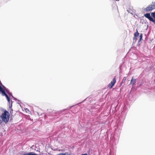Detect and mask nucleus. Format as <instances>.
<instances>
[{
  "label": "nucleus",
  "mask_w": 155,
  "mask_h": 155,
  "mask_svg": "<svg viewBox=\"0 0 155 155\" xmlns=\"http://www.w3.org/2000/svg\"><path fill=\"white\" fill-rule=\"evenodd\" d=\"M142 38H140L139 39V41H138L139 42H140V41H141V40H142Z\"/></svg>",
  "instance_id": "nucleus-15"
},
{
  "label": "nucleus",
  "mask_w": 155,
  "mask_h": 155,
  "mask_svg": "<svg viewBox=\"0 0 155 155\" xmlns=\"http://www.w3.org/2000/svg\"><path fill=\"white\" fill-rule=\"evenodd\" d=\"M153 18H154V19H155V16Z\"/></svg>",
  "instance_id": "nucleus-20"
},
{
  "label": "nucleus",
  "mask_w": 155,
  "mask_h": 155,
  "mask_svg": "<svg viewBox=\"0 0 155 155\" xmlns=\"http://www.w3.org/2000/svg\"><path fill=\"white\" fill-rule=\"evenodd\" d=\"M6 92L10 95H12V94L7 89H6Z\"/></svg>",
  "instance_id": "nucleus-10"
},
{
  "label": "nucleus",
  "mask_w": 155,
  "mask_h": 155,
  "mask_svg": "<svg viewBox=\"0 0 155 155\" xmlns=\"http://www.w3.org/2000/svg\"><path fill=\"white\" fill-rule=\"evenodd\" d=\"M0 87H2V86L0 84Z\"/></svg>",
  "instance_id": "nucleus-17"
},
{
  "label": "nucleus",
  "mask_w": 155,
  "mask_h": 155,
  "mask_svg": "<svg viewBox=\"0 0 155 155\" xmlns=\"http://www.w3.org/2000/svg\"><path fill=\"white\" fill-rule=\"evenodd\" d=\"M23 155H38L36 153H33L32 152L24 153Z\"/></svg>",
  "instance_id": "nucleus-6"
},
{
  "label": "nucleus",
  "mask_w": 155,
  "mask_h": 155,
  "mask_svg": "<svg viewBox=\"0 0 155 155\" xmlns=\"http://www.w3.org/2000/svg\"><path fill=\"white\" fill-rule=\"evenodd\" d=\"M150 21H152L154 24H155V21L153 18H152Z\"/></svg>",
  "instance_id": "nucleus-13"
},
{
  "label": "nucleus",
  "mask_w": 155,
  "mask_h": 155,
  "mask_svg": "<svg viewBox=\"0 0 155 155\" xmlns=\"http://www.w3.org/2000/svg\"><path fill=\"white\" fill-rule=\"evenodd\" d=\"M151 15L153 17H154L155 16V12L151 13Z\"/></svg>",
  "instance_id": "nucleus-12"
},
{
  "label": "nucleus",
  "mask_w": 155,
  "mask_h": 155,
  "mask_svg": "<svg viewBox=\"0 0 155 155\" xmlns=\"http://www.w3.org/2000/svg\"><path fill=\"white\" fill-rule=\"evenodd\" d=\"M143 37V35L142 34H141L140 36V38H142Z\"/></svg>",
  "instance_id": "nucleus-14"
},
{
  "label": "nucleus",
  "mask_w": 155,
  "mask_h": 155,
  "mask_svg": "<svg viewBox=\"0 0 155 155\" xmlns=\"http://www.w3.org/2000/svg\"><path fill=\"white\" fill-rule=\"evenodd\" d=\"M139 33L138 32L137 30L136 32L134 33V37L133 39L134 40H135V41H136L137 39V37L138 36Z\"/></svg>",
  "instance_id": "nucleus-4"
},
{
  "label": "nucleus",
  "mask_w": 155,
  "mask_h": 155,
  "mask_svg": "<svg viewBox=\"0 0 155 155\" xmlns=\"http://www.w3.org/2000/svg\"><path fill=\"white\" fill-rule=\"evenodd\" d=\"M3 88H0V94L1 93L2 95L5 92V91Z\"/></svg>",
  "instance_id": "nucleus-8"
},
{
  "label": "nucleus",
  "mask_w": 155,
  "mask_h": 155,
  "mask_svg": "<svg viewBox=\"0 0 155 155\" xmlns=\"http://www.w3.org/2000/svg\"><path fill=\"white\" fill-rule=\"evenodd\" d=\"M10 115L9 112L5 110L0 115V124L3 122L7 124L9 121Z\"/></svg>",
  "instance_id": "nucleus-1"
},
{
  "label": "nucleus",
  "mask_w": 155,
  "mask_h": 155,
  "mask_svg": "<svg viewBox=\"0 0 155 155\" xmlns=\"http://www.w3.org/2000/svg\"><path fill=\"white\" fill-rule=\"evenodd\" d=\"M126 77H124L123 79V80H122V83H124V82L126 80Z\"/></svg>",
  "instance_id": "nucleus-11"
},
{
  "label": "nucleus",
  "mask_w": 155,
  "mask_h": 155,
  "mask_svg": "<svg viewBox=\"0 0 155 155\" xmlns=\"http://www.w3.org/2000/svg\"><path fill=\"white\" fill-rule=\"evenodd\" d=\"M145 80L144 79H142L141 80H140L139 83H138V84L139 85H142L145 82Z\"/></svg>",
  "instance_id": "nucleus-9"
},
{
  "label": "nucleus",
  "mask_w": 155,
  "mask_h": 155,
  "mask_svg": "<svg viewBox=\"0 0 155 155\" xmlns=\"http://www.w3.org/2000/svg\"><path fill=\"white\" fill-rule=\"evenodd\" d=\"M116 82V78L115 77L113 79L112 81L108 84V87H112L114 84Z\"/></svg>",
  "instance_id": "nucleus-2"
},
{
  "label": "nucleus",
  "mask_w": 155,
  "mask_h": 155,
  "mask_svg": "<svg viewBox=\"0 0 155 155\" xmlns=\"http://www.w3.org/2000/svg\"><path fill=\"white\" fill-rule=\"evenodd\" d=\"M3 96H5L8 101L10 103V98L8 97V95H7V94L5 92V93L3 94Z\"/></svg>",
  "instance_id": "nucleus-7"
},
{
  "label": "nucleus",
  "mask_w": 155,
  "mask_h": 155,
  "mask_svg": "<svg viewBox=\"0 0 155 155\" xmlns=\"http://www.w3.org/2000/svg\"><path fill=\"white\" fill-rule=\"evenodd\" d=\"M144 16L145 17L148 19L150 20L152 18L151 16H150V13H147L145 14H144Z\"/></svg>",
  "instance_id": "nucleus-5"
},
{
  "label": "nucleus",
  "mask_w": 155,
  "mask_h": 155,
  "mask_svg": "<svg viewBox=\"0 0 155 155\" xmlns=\"http://www.w3.org/2000/svg\"><path fill=\"white\" fill-rule=\"evenodd\" d=\"M81 155H87V153H84V154H81Z\"/></svg>",
  "instance_id": "nucleus-16"
},
{
  "label": "nucleus",
  "mask_w": 155,
  "mask_h": 155,
  "mask_svg": "<svg viewBox=\"0 0 155 155\" xmlns=\"http://www.w3.org/2000/svg\"><path fill=\"white\" fill-rule=\"evenodd\" d=\"M0 87H2V86L0 84Z\"/></svg>",
  "instance_id": "nucleus-18"
},
{
  "label": "nucleus",
  "mask_w": 155,
  "mask_h": 155,
  "mask_svg": "<svg viewBox=\"0 0 155 155\" xmlns=\"http://www.w3.org/2000/svg\"><path fill=\"white\" fill-rule=\"evenodd\" d=\"M127 11H128V12H130L128 11V10H127Z\"/></svg>",
  "instance_id": "nucleus-19"
},
{
  "label": "nucleus",
  "mask_w": 155,
  "mask_h": 155,
  "mask_svg": "<svg viewBox=\"0 0 155 155\" xmlns=\"http://www.w3.org/2000/svg\"><path fill=\"white\" fill-rule=\"evenodd\" d=\"M137 82V79L134 78L133 77L131 80L130 84L133 86Z\"/></svg>",
  "instance_id": "nucleus-3"
}]
</instances>
